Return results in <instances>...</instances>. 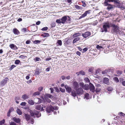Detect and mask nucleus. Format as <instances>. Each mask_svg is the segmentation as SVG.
I'll list each match as a JSON object with an SVG mask.
<instances>
[{
    "label": "nucleus",
    "mask_w": 125,
    "mask_h": 125,
    "mask_svg": "<svg viewBox=\"0 0 125 125\" xmlns=\"http://www.w3.org/2000/svg\"><path fill=\"white\" fill-rule=\"evenodd\" d=\"M29 112L31 116L34 117V118L35 117V116H34L35 115L36 116V117L37 118H39L41 116V113L38 111H36L35 110L33 111L30 110L29 111Z\"/></svg>",
    "instance_id": "nucleus-1"
},
{
    "label": "nucleus",
    "mask_w": 125,
    "mask_h": 125,
    "mask_svg": "<svg viewBox=\"0 0 125 125\" xmlns=\"http://www.w3.org/2000/svg\"><path fill=\"white\" fill-rule=\"evenodd\" d=\"M112 26L113 27L111 31L112 33L117 34L118 33L120 34L119 32L120 31L119 27L113 24L112 25Z\"/></svg>",
    "instance_id": "nucleus-2"
},
{
    "label": "nucleus",
    "mask_w": 125,
    "mask_h": 125,
    "mask_svg": "<svg viewBox=\"0 0 125 125\" xmlns=\"http://www.w3.org/2000/svg\"><path fill=\"white\" fill-rule=\"evenodd\" d=\"M58 107L57 106H53L51 105L47 106L46 108V110L47 112L50 113L51 112H53L54 110H56L58 109Z\"/></svg>",
    "instance_id": "nucleus-3"
},
{
    "label": "nucleus",
    "mask_w": 125,
    "mask_h": 125,
    "mask_svg": "<svg viewBox=\"0 0 125 125\" xmlns=\"http://www.w3.org/2000/svg\"><path fill=\"white\" fill-rule=\"evenodd\" d=\"M67 20V18L66 16L62 17L61 19H58L56 20V22L58 23H62L64 24Z\"/></svg>",
    "instance_id": "nucleus-4"
},
{
    "label": "nucleus",
    "mask_w": 125,
    "mask_h": 125,
    "mask_svg": "<svg viewBox=\"0 0 125 125\" xmlns=\"http://www.w3.org/2000/svg\"><path fill=\"white\" fill-rule=\"evenodd\" d=\"M110 27L109 23H105L103 26V28L102 29V32H103L104 31L106 32L107 31V28H109Z\"/></svg>",
    "instance_id": "nucleus-5"
},
{
    "label": "nucleus",
    "mask_w": 125,
    "mask_h": 125,
    "mask_svg": "<svg viewBox=\"0 0 125 125\" xmlns=\"http://www.w3.org/2000/svg\"><path fill=\"white\" fill-rule=\"evenodd\" d=\"M111 2H114L115 3H119L117 0H105L104 3V5H107L108 4H109V3Z\"/></svg>",
    "instance_id": "nucleus-6"
},
{
    "label": "nucleus",
    "mask_w": 125,
    "mask_h": 125,
    "mask_svg": "<svg viewBox=\"0 0 125 125\" xmlns=\"http://www.w3.org/2000/svg\"><path fill=\"white\" fill-rule=\"evenodd\" d=\"M76 94L79 95L82 94L84 92L83 89L81 88H79L75 90Z\"/></svg>",
    "instance_id": "nucleus-7"
},
{
    "label": "nucleus",
    "mask_w": 125,
    "mask_h": 125,
    "mask_svg": "<svg viewBox=\"0 0 125 125\" xmlns=\"http://www.w3.org/2000/svg\"><path fill=\"white\" fill-rule=\"evenodd\" d=\"M9 79L7 78H6L0 82V84L1 86H4L7 83V81H8Z\"/></svg>",
    "instance_id": "nucleus-8"
},
{
    "label": "nucleus",
    "mask_w": 125,
    "mask_h": 125,
    "mask_svg": "<svg viewBox=\"0 0 125 125\" xmlns=\"http://www.w3.org/2000/svg\"><path fill=\"white\" fill-rule=\"evenodd\" d=\"M118 4L117 5L118 7L120 8L122 10L125 9V4L123 3H121L119 2V3H117Z\"/></svg>",
    "instance_id": "nucleus-9"
},
{
    "label": "nucleus",
    "mask_w": 125,
    "mask_h": 125,
    "mask_svg": "<svg viewBox=\"0 0 125 125\" xmlns=\"http://www.w3.org/2000/svg\"><path fill=\"white\" fill-rule=\"evenodd\" d=\"M90 91L94 93L95 91V88L94 86L92 83H90V86L89 88Z\"/></svg>",
    "instance_id": "nucleus-10"
},
{
    "label": "nucleus",
    "mask_w": 125,
    "mask_h": 125,
    "mask_svg": "<svg viewBox=\"0 0 125 125\" xmlns=\"http://www.w3.org/2000/svg\"><path fill=\"white\" fill-rule=\"evenodd\" d=\"M65 88L68 93H70L71 92L72 89L70 86L67 85H65Z\"/></svg>",
    "instance_id": "nucleus-11"
},
{
    "label": "nucleus",
    "mask_w": 125,
    "mask_h": 125,
    "mask_svg": "<svg viewBox=\"0 0 125 125\" xmlns=\"http://www.w3.org/2000/svg\"><path fill=\"white\" fill-rule=\"evenodd\" d=\"M91 35V33L90 32L87 31L82 34V36L84 38H86Z\"/></svg>",
    "instance_id": "nucleus-12"
},
{
    "label": "nucleus",
    "mask_w": 125,
    "mask_h": 125,
    "mask_svg": "<svg viewBox=\"0 0 125 125\" xmlns=\"http://www.w3.org/2000/svg\"><path fill=\"white\" fill-rule=\"evenodd\" d=\"M90 10H89L85 11V12L79 18V19H81L82 18L85 17L86 16L87 14H89L90 13Z\"/></svg>",
    "instance_id": "nucleus-13"
},
{
    "label": "nucleus",
    "mask_w": 125,
    "mask_h": 125,
    "mask_svg": "<svg viewBox=\"0 0 125 125\" xmlns=\"http://www.w3.org/2000/svg\"><path fill=\"white\" fill-rule=\"evenodd\" d=\"M73 86L75 90L78 88L79 87V84L76 81H75L73 82Z\"/></svg>",
    "instance_id": "nucleus-14"
},
{
    "label": "nucleus",
    "mask_w": 125,
    "mask_h": 125,
    "mask_svg": "<svg viewBox=\"0 0 125 125\" xmlns=\"http://www.w3.org/2000/svg\"><path fill=\"white\" fill-rule=\"evenodd\" d=\"M103 82L105 84L107 85H108L109 83V79L106 77H104V78Z\"/></svg>",
    "instance_id": "nucleus-15"
},
{
    "label": "nucleus",
    "mask_w": 125,
    "mask_h": 125,
    "mask_svg": "<svg viewBox=\"0 0 125 125\" xmlns=\"http://www.w3.org/2000/svg\"><path fill=\"white\" fill-rule=\"evenodd\" d=\"M9 46L11 49L14 50H16L18 49V48L16 45L13 44H10Z\"/></svg>",
    "instance_id": "nucleus-16"
},
{
    "label": "nucleus",
    "mask_w": 125,
    "mask_h": 125,
    "mask_svg": "<svg viewBox=\"0 0 125 125\" xmlns=\"http://www.w3.org/2000/svg\"><path fill=\"white\" fill-rule=\"evenodd\" d=\"M104 6H107L106 8V9L110 10L111 9H113L114 8V6L113 5L110 4H108L107 5H104Z\"/></svg>",
    "instance_id": "nucleus-17"
},
{
    "label": "nucleus",
    "mask_w": 125,
    "mask_h": 125,
    "mask_svg": "<svg viewBox=\"0 0 125 125\" xmlns=\"http://www.w3.org/2000/svg\"><path fill=\"white\" fill-rule=\"evenodd\" d=\"M25 118L26 121L28 122L30 119V116L27 114H24Z\"/></svg>",
    "instance_id": "nucleus-18"
},
{
    "label": "nucleus",
    "mask_w": 125,
    "mask_h": 125,
    "mask_svg": "<svg viewBox=\"0 0 125 125\" xmlns=\"http://www.w3.org/2000/svg\"><path fill=\"white\" fill-rule=\"evenodd\" d=\"M45 98H49L50 99L53 98V96L52 95H51L50 94H46L45 95Z\"/></svg>",
    "instance_id": "nucleus-19"
},
{
    "label": "nucleus",
    "mask_w": 125,
    "mask_h": 125,
    "mask_svg": "<svg viewBox=\"0 0 125 125\" xmlns=\"http://www.w3.org/2000/svg\"><path fill=\"white\" fill-rule=\"evenodd\" d=\"M14 110V109L12 107H11L10 108L8 111L7 113V116L8 117H10V113Z\"/></svg>",
    "instance_id": "nucleus-20"
},
{
    "label": "nucleus",
    "mask_w": 125,
    "mask_h": 125,
    "mask_svg": "<svg viewBox=\"0 0 125 125\" xmlns=\"http://www.w3.org/2000/svg\"><path fill=\"white\" fill-rule=\"evenodd\" d=\"M36 109L38 110L41 111H43L42 107V104L40 105H37L36 106Z\"/></svg>",
    "instance_id": "nucleus-21"
},
{
    "label": "nucleus",
    "mask_w": 125,
    "mask_h": 125,
    "mask_svg": "<svg viewBox=\"0 0 125 125\" xmlns=\"http://www.w3.org/2000/svg\"><path fill=\"white\" fill-rule=\"evenodd\" d=\"M13 31L15 34L18 35L20 33V32L19 30L16 28H14L13 29Z\"/></svg>",
    "instance_id": "nucleus-22"
},
{
    "label": "nucleus",
    "mask_w": 125,
    "mask_h": 125,
    "mask_svg": "<svg viewBox=\"0 0 125 125\" xmlns=\"http://www.w3.org/2000/svg\"><path fill=\"white\" fill-rule=\"evenodd\" d=\"M13 120L16 123H19L21 121L20 119L19 118L14 117L13 118Z\"/></svg>",
    "instance_id": "nucleus-23"
},
{
    "label": "nucleus",
    "mask_w": 125,
    "mask_h": 125,
    "mask_svg": "<svg viewBox=\"0 0 125 125\" xmlns=\"http://www.w3.org/2000/svg\"><path fill=\"white\" fill-rule=\"evenodd\" d=\"M109 72V71L108 70H105L102 72V73L104 75H105L108 74Z\"/></svg>",
    "instance_id": "nucleus-24"
},
{
    "label": "nucleus",
    "mask_w": 125,
    "mask_h": 125,
    "mask_svg": "<svg viewBox=\"0 0 125 125\" xmlns=\"http://www.w3.org/2000/svg\"><path fill=\"white\" fill-rule=\"evenodd\" d=\"M57 46H61L62 44V41L61 40H58L57 41L56 43Z\"/></svg>",
    "instance_id": "nucleus-25"
},
{
    "label": "nucleus",
    "mask_w": 125,
    "mask_h": 125,
    "mask_svg": "<svg viewBox=\"0 0 125 125\" xmlns=\"http://www.w3.org/2000/svg\"><path fill=\"white\" fill-rule=\"evenodd\" d=\"M89 86L88 84H85L83 88L86 90H88L89 89Z\"/></svg>",
    "instance_id": "nucleus-26"
},
{
    "label": "nucleus",
    "mask_w": 125,
    "mask_h": 125,
    "mask_svg": "<svg viewBox=\"0 0 125 125\" xmlns=\"http://www.w3.org/2000/svg\"><path fill=\"white\" fill-rule=\"evenodd\" d=\"M40 94V93L38 91H37L34 92L32 94L33 96H35L36 95H39Z\"/></svg>",
    "instance_id": "nucleus-27"
},
{
    "label": "nucleus",
    "mask_w": 125,
    "mask_h": 125,
    "mask_svg": "<svg viewBox=\"0 0 125 125\" xmlns=\"http://www.w3.org/2000/svg\"><path fill=\"white\" fill-rule=\"evenodd\" d=\"M116 73L117 74L116 75V76H118L121 74L123 72L121 71H116Z\"/></svg>",
    "instance_id": "nucleus-28"
},
{
    "label": "nucleus",
    "mask_w": 125,
    "mask_h": 125,
    "mask_svg": "<svg viewBox=\"0 0 125 125\" xmlns=\"http://www.w3.org/2000/svg\"><path fill=\"white\" fill-rule=\"evenodd\" d=\"M42 36L44 37H48L49 36V34L48 33H45L42 34Z\"/></svg>",
    "instance_id": "nucleus-29"
},
{
    "label": "nucleus",
    "mask_w": 125,
    "mask_h": 125,
    "mask_svg": "<svg viewBox=\"0 0 125 125\" xmlns=\"http://www.w3.org/2000/svg\"><path fill=\"white\" fill-rule=\"evenodd\" d=\"M71 92V95L74 97H75L76 96V93L75 91H73Z\"/></svg>",
    "instance_id": "nucleus-30"
},
{
    "label": "nucleus",
    "mask_w": 125,
    "mask_h": 125,
    "mask_svg": "<svg viewBox=\"0 0 125 125\" xmlns=\"http://www.w3.org/2000/svg\"><path fill=\"white\" fill-rule=\"evenodd\" d=\"M28 103L31 105H33L34 104V102L33 100H30L28 101Z\"/></svg>",
    "instance_id": "nucleus-31"
},
{
    "label": "nucleus",
    "mask_w": 125,
    "mask_h": 125,
    "mask_svg": "<svg viewBox=\"0 0 125 125\" xmlns=\"http://www.w3.org/2000/svg\"><path fill=\"white\" fill-rule=\"evenodd\" d=\"M22 98L24 100L27 99L29 98L28 96L25 94H24L22 95Z\"/></svg>",
    "instance_id": "nucleus-32"
},
{
    "label": "nucleus",
    "mask_w": 125,
    "mask_h": 125,
    "mask_svg": "<svg viewBox=\"0 0 125 125\" xmlns=\"http://www.w3.org/2000/svg\"><path fill=\"white\" fill-rule=\"evenodd\" d=\"M16 112L19 115H21L22 113L21 110L19 108L17 109Z\"/></svg>",
    "instance_id": "nucleus-33"
},
{
    "label": "nucleus",
    "mask_w": 125,
    "mask_h": 125,
    "mask_svg": "<svg viewBox=\"0 0 125 125\" xmlns=\"http://www.w3.org/2000/svg\"><path fill=\"white\" fill-rule=\"evenodd\" d=\"M75 8L77 9H79L80 10H82L83 9V8L81 7L80 6L78 5H75Z\"/></svg>",
    "instance_id": "nucleus-34"
},
{
    "label": "nucleus",
    "mask_w": 125,
    "mask_h": 125,
    "mask_svg": "<svg viewBox=\"0 0 125 125\" xmlns=\"http://www.w3.org/2000/svg\"><path fill=\"white\" fill-rule=\"evenodd\" d=\"M107 90L108 91H109V92H107V93L109 94L110 93V92L112 91L113 89L112 87H109L107 88Z\"/></svg>",
    "instance_id": "nucleus-35"
},
{
    "label": "nucleus",
    "mask_w": 125,
    "mask_h": 125,
    "mask_svg": "<svg viewBox=\"0 0 125 125\" xmlns=\"http://www.w3.org/2000/svg\"><path fill=\"white\" fill-rule=\"evenodd\" d=\"M89 94L88 93H86L84 95V98L87 100H88L89 99Z\"/></svg>",
    "instance_id": "nucleus-36"
},
{
    "label": "nucleus",
    "mask_w": 125,
    "mask_h": 125,
    "mask_svg": "<svg viewBox=\"0 0 125 125\" xmlns=\"http://www.w3.org/2000/svg\"><path fill=\"white\" fill-rule=\"evenodd\" d=\"M34 59L35 62L40 61H41V59L37 57H36Z\"/></svg>",
    "instance_id": "nucleus-37"
},
{
    "label": "nucleus",
    "mask_w": 125,
    "mask_h": 125,
    "mask_svg": "<svg viewBox=\"0 0 125 125\" xmlns=\"http://www.w3.org/2000/svg\"><path fill=\"white\" fill-rule=\"evenodd\" d=\"M113 79L116 83H118L119 82V80L118 79V78L117 77H114Z\"/></svg>",
    "instance_id": "nucleus-38"
},
{
    "label": "nucleus",
    "mask_w": 125,
    "mask_h": 125,
    "mask_svg": "<svg viewBox=\"0 0 125 125\" xmlns=\"http://www.w3.org/2000/svg\"><path fill=\"white\" fill-rule=\"evenodd\" d=\"M20 62V61L18 60H15L14 63L15 64L18 65L19 64Z\"/></svg>",
    "instance_id": "nucleus-39"
},
{
    "label": "nucleus",
    "mask_w": 125,
    "mask_h": 125,
    "mask_svg": "<svg viewBox=\"0 0 125 125\" xmlns=\"http://www.w3.org/2000/svg\"><path fill=\"white\" fill-rule=\"evenodd\" d=\"M42 102V100L39 98H38V101L36 102H35V103L36 104H39L41 103Z\"/></svg>",
    "instance_id": "nucleus-40"
},
{
    "label": "nucleus",
    "mask_w": 125,
    "mask_h": 125,
    "mask_svg": "<svg viewBox=\"0 0 125 125\" xmlns=\"http://www.w3.org/2000/svg\"><path fill=\"white\" fill-rule=\"evenodd\" d=\"M80 35V34L79 33H76L73 35V36L74 37H77L79 36Z\"/></svg>",
    "instance_id": "nucleus-41"
},
{
    "label": "nucleus",
    "mask_w": 125,
    "mask_h": 125,
    "mask_svg": "<svg viewBox=\"0 0 125 125\" xmlns=\"http://www.w3.org/2000/svg\"><path fill=\"white\" fill-rule=\"evenodd\" d=\"M43 88L41 86L39 87L38 88V92H41L43 89Z\"/></svg>",
    "instance_id": "nucleus-42"
},
{
    "label": "nucleus",
    "mask_w": 125,
    "mask_h": 125,
    "mask_svg": "<svg viewBox=\"0 0 125 125\" xmlns=\"http://www.w3.org/2000/svg\"><path fill=\"white\" fill-rule=\"evenodd\" d=\"M80 74L82 75H84L85 74V72L82 70H81L80 71Z\"/></svg>",
    "instance_id": "nucleus-43"
},
{
    "label": "nucleus",
    "mask_w": 125,
    "mask_h": 125,
    "mask_svg": "<svg viewBox=\"0 0 125 125\" xmlns=\"http://www.w3.org/2000/svg\"><path fill=\"white\" fill-rule=\"evenodd\" d=\"M41 42V41L38 40H35L33 42V43L34 44H36L38 43H39Z\"/></svg>",
    "instance_id": "nucleus-44"
},
{
    "label": "nucleus",
    "mask_w": 125,
    "mask_h": 125,
    "mask_svg": "<svg viewBox=\"0 0 125 125\" xmlns=\"http://www.w3.org/2000/svg\"><path fill=\"white\" fill-rule=\"evenodd\" d=\"M21 31L24 32H25L27 31V29L26 28H23L21 29Z\"/></svg>",
    "instance_id": "nucleus-45"
},
{
    "label": "nucleus",
    "mask_w": 125,
    "mask_h": 125,
    "mask_svg": "<svg viewBox=\"0 0 125 125\" xmlns=\"http://www.w3.org/2000/svg\"><path fill=\"white\" fill-rule=\"evenodd\" d=\"M56 23L55 22H52L51 23V27L52 28L53 27H54L55 26Z\"/></svg>",
    "instance_id": "nucleus-46"
},
{
    "label": "nucleus",
    "mask_w": 125,
    "mask_h": 125,
    "mask_svg": "<svg viewBox=\"0 0 125 125\" xmlns=\"http://www.w3.org/2000/svg\"><path fill=\"white\" fill-rule=\"evenodd\" d=\"M84 80L86 82L89 83L90 82V80L87 77H85L84 78Z\"/></svg>",
    "instance_id": "nucleus-47"
},
{
    "label": "nucleus",
    "mask_w": 125,
    "mask_h": 125,
    "mask_svg": "<svg viewBox=\"0 0 125 125\" xmlns=\"http://www.w3.org/2000/svg\"><path fill=\"white\" fill-rule=\"evenodd\" d=\"M79 84V85L82 88L83 87L84 85V83L83 82H80Z\"/></svg>",
    "instance_id": "nucleus-48"
},
{
    "label": "nucleus",
    "mask_w": 125,
    "mask_h": 125,
    "mask_svg": "<svg viewBox=\"0 0 125 125\" xmlns=\"http://www.w3.org/2000/svg\"><path fill=\"white\" fill-rule=\"evenodd\" d=\"M120 82H121L122 85L125 86V81H123V79L122 80H120Z\"/></svg>",
    "instance_id": "nucleus-49"
},
{
    "label": "nucleus",
    "mask_w": 125,
    "mask_h": 125,
    "mask_svg": "<svg viewBox=\"0 0 125 125\" xmlns=\"http://www.w3.org/2000/svg\"><path fill=\"white\" fill-rule=\"evenodd\" d=\"M5 120L4 119L0 121V125H2L4 123Z\"/></svg>",
    "instance_id": "nucleus-50"
},
{
    "label": "nucleus",
    "mask_w": 125,
    "mask_h": 125,
    "mask_svg": "<svg viewBox=\"0 0 125 125\" xmlns=\"http://www.w3.org/2000/svg\"><path fill=\"white\" fill-rule=\"evenodd\" d=\"M40 72L39 71H36L35 72V75H39L40 74Z\"/></svg>",
    "instance_id": "nucleus-51"
},
{
    "label": "nucleus",
    "mask_w": 125,
    "mask_h": 125,
    "mask_svg": "<svg viewBox=\"0 0 125 125\" xmlns=\"http://www.w3.org/2000/svg\"><path fill=\"white\" fill-rule=\"evenodd\" d=\"M16 66L15 65H11L10 68L9 69V70H10V71L13 69L14 67H16Z\"/></svg>",
    "instance_id": "nucleus-52"
},
{
    "label": "nucleus",
    "mask_w": 125,
    "mask_h": 125,
    "mask_svg": "<svg viewBox=\"0 0 125 125\" xmlns=\"http://www.w3.org/2000/svg\"><path fill=\"white\" fill-rule=\"evenodd\" d=\"M48 29V27H44L43 28L41 29V30L42 31H45L47 30Z\"/></svg>",
    "instance_id": "nucleus-53"
},
{
    "label": "nucleus",
    "mask_w": 125,
    "mask_h": 125,
    "mask_svg": "<svg viewBox=\"0 0 125 125\" xmlns=\"http://www.w3.org/2000/svg\"><path fill=\"white\" fill-rule=\"evenodd\" d=\"M60 91L62 93H64L65 91V90L64 89H62L61 88H60Z\"/></svg>",
    "instance_id": "nucleus-54"
},
{
    "label": "nucleus",
    "mask_w": 125,
    "mask_h": 125,
    "mask_svg": "<svg viewBox=\"0 0 125 125\" xmlns=\"http://www.w3.org/2000/svg\"><path fill=\"white\" fill-rule=\"evenodd\" d=\"M45 100L46 102L48 103H50L51 102V101L48 98H45Z\"/></svg>",
    "instance_id": "nucleus-55"
},
{
    "label": "nucleus",
    "mask_w": 125,
    "mask_h": 125,
    "mask_svg": "<svg viewBox=\"0 0 125 125\" xmlns=\"http://www.w3.org/2000/svg\"><path fill=\"white\" fill-rule=\"evenodd\" d=\"M96 48L98 49L99 50L101 48H102L103 47L102 46H100L99 45H97Z\"/></svg>",
    "instance_id": "nucleus-56"
},
{
    "label": "nucleus",
    "mask_w": 125,
    "mask_h": 125,
    "mask_svg": "<svg viewBox=\"0 0 125 125\" xmlns=\"http://www.w3.org/2000/svg\"><path fill=\"white\" fill-rule=\"evenodd\" d=\"M119 115H120L121 116H123L124 117L125 116V114L124 113H123L122 112H120L119 113Z\"/></svg>",
    "instance_id": "nucleus-57"
},
{
    "label": "nucleus",
    "mask_w": 125,
    "mask_h": 125,
    "mask_svg": "<svg viewBox=\"0 0 125 125\" xmlns=\"http://www.w3.org/2000/svg\"><path fill=\"white\" fill-rule=\"evenodd\" d=\"M101 90V89H100L98 88H96V92H100Z\"/></svg>",
    "instance_id": "nucleus-58"
},
{
    "label": "nucleus",
    "mask_w": 125,
    "mask_h": 125,
    "mask_svg": "<svg viewBox=\"0 0 125 125\" xmlns=\"http://www.w3.org/2000/svg\"><path fill=\"white\" fill-rule=\"evenodd\" d=\"M26 103L25 102H22L20 104V105L21 106H25L26 105Z\"/></svg>",
    "instance_id": "nucleus-59"
},
{
    "label": "nucleus",
    "mask_w": 125,
    "mask_h": 125,
    "mask_svg": "<svg viewBox=\"0 0 125 125\" xmlns=\"http://www.w3.org/2000/svg\"><path fill=\"white\" fill-rule=\"evenodd\" d=\"M10 124V125H17L16 124L13 122H11Z\"/></svg>",
    "instance_id": "nucleus-60"
},
{
    "label": "nucleus",
    "mask_w": 125,
    "mask_h": 125,
    "mask_svg": "<svg viewBox=\"0 0 125 125\" xmlns=\"http://www.w3.org/2000/svg\"><path fill=\"white\" fill-rule=\"evenodd\" d=\"M34 122V120L32 118H31V121L30 122V123L33 124Z\"/></svg>",
    "instance_id": "nucleus-61"
},
{
    "label": "nucleus",
    "mask_w": 125,
    "mask_h": 125,
    "mask_svg": "<svg viewBox=\"0 0 125 125\" xmlns=\"http://www.w3.org/2000/svg\"><path fill=\"white\" fill-rule=\"evenodd\" d=\"M51 68V67H48L46 69V71L47 72H48L50 70V69Z\"/></svg>",
    "instance_id": "nucleus-62"
},
{
    "label": "nucleus",
    "mask_w": 125,
    "mask_h": 125,
    "mask_svg": "<svg viewBox=\"0 0 125 125\" xmlns=\"http://www.w3.org/2000/svg\"><path fill=\"white\" fill-rule=\"evenodd\" d=\"M50 89L51 90V93H52L53 92L54 90L53 88L52 87L50 88Z\"/></svg>",
    "instance_id": "nucleus-63"
},
{
    "label": "nucleus",
    "mask_w": 125,
    "mask_h": 125,
    "mask_svg": "<svg viewBox=\"0 0 125 125\" xmlns=\"http://www.w3.org/2000/svg\"><path fill=\"white\" fill-rule=\"evenodd\" d=\"M24 108L25 109H27V110L29 111L30 110V109L28 107L25 106L24 107Z\"/></svg>",
    "instance_id": "nucleus-64"
}]
</instances>
